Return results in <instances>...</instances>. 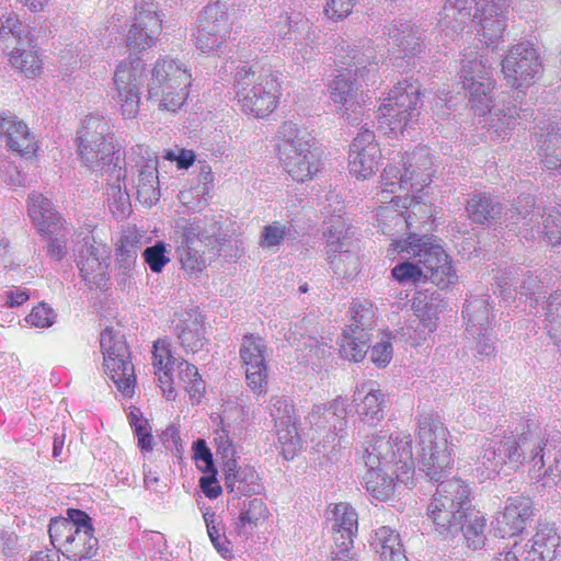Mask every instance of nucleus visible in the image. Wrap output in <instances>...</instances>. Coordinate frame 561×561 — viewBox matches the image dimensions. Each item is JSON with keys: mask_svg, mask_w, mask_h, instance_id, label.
Here are the masks:
<instances>
[{"mask_svg": "<svg viewBox=\"0 0 561 561\" xmlns=\"http://www.w3.org/2000/svg\"><path fill=\"white\" fill-rule=\"evenodd\" d=\"M334 79L329 83L330 99L336 106L339 114L350 125H359L363 122L366 101L362 90V81L337 69Z\"/></svg>", "mask_w": 561, "mask_h": 561, "instance_id": "22", "label": "nucleus"}, {"mask_svg": "<svg viewBox=\"0 0 561 561\" xmlns=\"http://www.w3.org/2000/svg\"><path fill=\"white\" fill-rule=\"evenodd\" d=\"M340 70L357 78L366 85L375 82L378 71V55L371 46L370 39H362L353 46L347 45L344 55L341 56Z\"/></svg>", "mask_w": 561, "mask_h": 561, "instance_id": "26", "label": "nucleus"}, {"mask_svg": "<svg viewBox=\"0 0 561 561\" xmlns=\"http://www.w3.org/2000/svg\"><path fill=\"white\" fill-rule=\"evenodd\" d=\"M277 427L278 442L284 446L285 454H291L300 447V436L298 433L297 423H275Z\"/></svg>", "mask_w": 561, "mask_h": 561, "instance_id": "58", "label": "nucleus"}, {"mask_svg": "<svg viewBox=\"0 0 561 561\" xmlns=\"http://www.w3.org/2000/svg\"><path fill=\"white\" fill-rule=\"evenodd\" d=\"M193 453L194 459L201 471L204 473H217L213 454L204 439H197L193 443Z\"/></svg>", "mask_w": 561, "mask_h": 561, "instance_id": "62", "label": "nucleus"}, {"mask_svg": "<svg viewBox=\"0 0 561 561\" xmlns=\"http://www.w3.org/2000/svg\"><path fill=\"white\" fill-rule=\"evenodd\" d=\"M179 377L184 385L192 404L201 403L205 394V381L195 365L182 359L178 363Z\"/></svg>", "mask_w": 561, "mask_h": 561, "instance_id": "49", "label": "nucleus"}, {"mask_svg": "<svg viewBox=\"0 0 561 561\" xmlns=\"http://www.w3.org/2000/svg\"><path fill=\"white\" fill-rule=\"evenodd\" d=\"M535 133L538 154L543 167L556 170L561 167V119L553 118L539 122Z\"/></svg>", "mask_w": 561, "mask_h": 561, "instance_id": "32", "label": "nucleus"}, {"mask_svg": "<svg viewBox=\"0 0 561 561\" xmlns=\"http://www.w3.org/2000/svg\"><path fill=\"white\" fill-rule=\"evenodd\" d=\"M28 216L41 234L58 233L65 220L55 210L51 202L43 194L33 192L28 195Z\"/></svg>", "mask_w": 561, "mask_h": 561, "instance_id": "35", "label": "nucleus"}, {"mask_svg": "<svg viewBox=\"0 0 561 561\" xmlns=\"http://www.w3.org/2000/svg\"><path fill=\"white\" fill-rule=\"evenodd\" d=\"M293 237V226L290 222L273 221L263 227L259 244L263 249L278 248L282 242Z\"/></svg>", "mask_w": 561, "mask_h": 561, "instance_id": "54", "label": "nucleus"}, {"mask_svg": "<svg viewBox=\"0 0 561 561\" xmlns=\"http://www.w3.org/2000/svg\"><path fill=\"white\" fill-rule=\"evenodd\" d=\"M83 244L78 250L77 266L89 286L102 287L107 280L110 251L105 244L96 243L89 232H80Z\"/></svg>", "mask_w": 561, "mask_h": 561, "instance_id": "23", "label": "nucleus"}, {"mask_svg": "<svg viewBox=\"0 0 561 561\" xmlns=\"http://www.w3.org/2000/svg\"><path fill=\"white\" fill-rule=\"evenodd\" d=\"M467 319V333L474 337L478 331L490 330V307L485 298L474 297L466 301L462 309Z\"/></svg>", "mask_w": 561, "mask_h": 561, "instance_id": "44", "label": "nucleus"}, {"mask_svg": "<svg viewBox=\"0 0 561 561\" xmlns=\"http://www.w3.org/2000/svg\"><path fill=\"white\" fill-rule=\"evenodd\" d=\"M386 468H367L363 476L362 484L367 493L378 501H388L394 492V481L392 472L389 473Z\"/></svg>", "mask_w": 561, "mask_h": 561, "instance_id": "43", "label": "nucleus"}, {"mask_svg": "<svg viewBox=\"0 0 561 561\" xmlns=\"http://www.w3.org/2000/svg\"><path fill=\"white\" fill-rule=\"evenodd\" d=\"M370 546L378 553L379 561H408L400 535L391 527L376 529Z\"/></svg>", "mask_w": 561, "mask_h": 561, "instance_id": "41", "label": "nucleus"}, {"mask_svg": "<svg viewBox=\"0 0 561 561\" xmlns=\"http://www.w3.org/2000/svg\"><path fill=\"white\" fill-rule=\"evenodd\" d=\"M472 507L471 489L461 479L440 481L427 505V517L435 534L453 539L459 534L463 516Z\"/></svg>", "mask_w": 561, "mask_h": 561, "instance_id": "6", "label": "nucleus"}, {"mask_svg": "<svg viewBox=\"0 0 561 561\" xmlns=\"http://www.w3.org/2000/svg\"><path fill=\"white\" fill-rule=\"evenodd\" d=\"M204 245L179 244L176 255L182 268L192 275L201 273L207 266V260L204 256Z\"/></svg>", "mask_w": 561, "mask_h": 561, "instance_id": "52", "label": "nucleus"}, {"mask_svg": "<svg viewBox=\"0 0 561 561\" xmlns=\"http://www.w3.org/2000/svg\"><path fill=\"white\" fill-rule=\"evenodd\" d=\"M379 157L375 134L366 127L362 128L350 147V173L357 179H367L375 173Z\"/></svg>", "mask_w": 561, "mask_h": 561, "instance_id": "29", "label": "nucleus"}, {"mask_svg": "<svg viewBox=\"0 0 561 561\" xmlns=\"http://www.w3.org/2000/svg\"><path fill=\"white\" fill-rule=\"evenodd\" d=\"M1 121L8 123L1 126L0 135L4 136L9 149L20 156H32L36 151V144L27 126L12 115H4Z\"/></svg>", "mask_w": 561, "mask_h": 561, "instance_id": "39", "label": "nucleus"}, {"mask_svg": "<svg viewBox=\"0 0 561 561\" xmlns=\"http://www.w3.org/2000/svg\"><path fill=\"white\" fill-rule=\"evenodd\" d=\"M534 516L533 501L524 495L508 497L503 512L496 517V533L514 537L523 533Z\"/></svg>", "mask_w": 561, "mask_h": 561, "instance_id": "31", "label": "nucleus"}, {"mask_svg": "<svg viewBox=\"0 0 561 561\" xmlns=\"http://www.w3.org/2000/svg\"><path fill=\"white\" fill-rule=\"evenodd\" d=\"M470 348L474 357L480 360L495 356L494 337L490 330L478 331L470 342Z\"/></svg>", "mask_w": 561, "mask_h": 561, "instance_id": "56", "label": "nucleus"}, {"mask_svg": "<svg viewBox=\"0 0 561 561\" xmlns=\"http://www.w3.org/2000/svg\"><path fill=\"white\" fill-rule=\"evenodd\" d=\"M391 245L405 260L391 271L393 278L400 284H416L427 278L440 289L457 284V272L439 244L413 234L408 239L394 240Z\"/></svg>", "mask_w": 561, "mask_h": 561, "instance_id": "2", "label": "nucleus"}, {"mask_svg": "<svg viewBox=\"0 0 561 561\" xmlns=\"http://www.w3.org/2000/svg\"><path fill=\"white\" fill-rule=\"evenodd\" d=\"M105 374L124 397H133L136 387L135 366L131 353L121 332L105 328L100 335Z\"/></svg>", "mask_w": 561, "mask_h": 561, "instance_id": "13", "label": "nucleus"}, {"mask_svg": "<svg viewBox=\"0 0 561 561\" xmlns=\"http://www.w3.org/2000/svg\"><path fill=\"white\" fill-rule=\"evenodd\" d=\"M151 355L157 385L167 400H173L175 398L173 367L178 365L179 359L173 356L169 340H157L152 345Z\"/></svg>", "mask_w": 561, "mask_h": 561, "instance_id": "33", "label": "nucleus"}, {"mask_svg": "<svg viewBox=\"0 0 561 561\" xmlns=\"http://www.w3.org/2000/svg\"><path fill=\"white\" fill-rule=\"evenodd\" d=\"M263 489V484L255 469L250 466L243 467L239 469V473L236 476L232 492H228L231 494L229 503L239 501L242 495L251 496L253 494H260Z\"/></svg>", "mask_w": 561, "mask_h": 561, "instance_id": "50", "label": "nucleus"}, {"mask_svg": "<svg viewBox=\"0 0 561 561\" xmlns=\"http://www.w3.org/2000/svg\"><path fill=\"white\" fill-rule=\"evenodd\" d=\"M245 9V0H217L205 7L195 35L196 47L203 53L217 51L225 55L230 45L236 46L232 32L237 34L242 28L239 21Z\"/></svg>", "mask_w": 561, "mask_h": 561, "instance_id": "5", "label": "nucleus"}, {"mask_svg": "<svg viewBox=\"0 0 561 561\" xmlns=\"http://www.w3.org/2000/svg\"><path fill=\"white\" fill-rule=\"evenodd\" d=\"M30 41L15 14H9L0 27V47L9 56L10 65L27 78L36 77L42 69L37 53L26 49Z\"/></svg>", "mask_w": 561, "mask_h": 561, "instance_id": "18", "label": "nucleus"}, {"mask_svg": "<svg viewBox=\"0 0 561 561\" xmlns=\"http://www.w3.org/2000/svg\"><path fill=\"white\" fill-rule=\"evenodd\" d=\"M543 329L561 351V291L551 293L543 306Z\"/></svg>", "mask_w": 561, "mask_h": 561, "instance_id": "46", "label": "nucleus"}, {"mask_svg": "<svg viewBox=\"0 0 561 561\" xmlns=\"http://www.w3.org/2000/svg\"><path fill=\"white\" fill-rule=\"evenodd\" d=\"M552 276L541 271L536 275H528L520 284V295L537 304L539 299L546 298L550 288H552Z\"/></svg>", "mask_w": 561, "mask_h": 561, "instance_id": "53", "label": "nucleus"}, {"mask_svg": "<svg viewBox=\"0 0 561 561\" xmlns=\"http://www.w3.org/2000/svg\"><path fill=\"white\" fill-rule=\"evenodd\" d=\"M466 211L477 225H493L501 219L502 205L489 193L474 192L466 203Z\"/></svg>", "mask_w": 561, "mask_h": 561, "instance_id": "38", "label": "nucleus"}, {"mask_svg": "<svg viewBox=\"0 0 561 561\" xmlns=\"http://www.w3.org/2000/svg\"><path fill=\"white\" fill-rule=\"evenodd\" d=\"M55 320L56 312L45 302H41L34 307L31 313L25 318L27 324L41 329L51 327L55 323Z\"/></svg>", "mask_w": 561, "mask_h": 561, "instance_id": "61", "label": "nucleus"}, {"mask_svg": "<svg viewBox=\"0 0 561 561\" xmlns=\"http://www.w3.org/2000/svg\"><path fill=\"white\" fill-rule=\"evenodd\" d=\"M234 60L226 62V72H233L234 98L245 114L265 117L277 106L280 96L278 77L271 69L259 68L247 62L233 67Z\"/></svg>", "mask_w": 561, "mask_h": 561, "instance_id": "4", "label": "nucleus"}, {"mask_svg": "<svg viewBox=\"0 0 561 561\" xmlns=\"http://www.w3.org/2000/svg\"><path fill=\"white\" fill-rule=\"evenodd\" d=\"M501 65L507 84L516 90L533 84L542 70L539 54L529 42L513 45Z\"/></svg>", "mask_w": 561, "mask_h": 561, "instance_id": "19", "label": "nucleus"}, {"mask_svg": "<svg viewBox=\"0 0 561 561\" xmlns=\"http://www.w3.org/2000/svg\"><path fill=\"white\" fill-rule=\"evenodd\" d=\"M141 245V236L136 231L128 230L119 238L116 249V260L121 270L128 272L137 259Z\"/></svg>", "mask_w": 561, "mask_h": 561, "instance_id": "51", "label": "nucleus"}, {"mask_svg": "<svg viewBox=\"0 0 561 561\" xmlns=\"http://www.w3.org/2000/svg\"><path fill=\"white\" fill-rule=\"evenodd\" d=\"M144 71L145 64L140 58L122 61L116 68L113 99L125 119L135 118L139 112Z\"/></svg>", "mask_w": 561, "mask_h": 561, "instance_id": "20", "label": "nucleus"}, {"mask_svg": "<svg viewBox=\"0 0 561 561\" xmlns=\"http://www.w3.org/2000/svg\"><path fill=\"white\" fill-rule=\"evenodd\" d=\"M247 42L239 41L237 44V58L240 59L241 64L242 59H250L252 57H256V53L259 51H268L275 45V37H272L267 32L260 31L249 44V48L245 47Z\"/></svg>", "mask_w": 561, "mask_h": 561, "instance_id": "55", "label": "nucleus"}, {"mask_svg": "<svg viewBox=\"0 0 561 561\" xmlns=\"http://www.w3.org/2000/svg\"><path fill=\"white\" fill-rule=\"evenodd\" d=\"M176 227L182 230L180 244L204 245L208 251L216 254L220 252L226 242V238L220 233L217 222H213L209 229H206L199 219L181 220Z\"/></svg>", "mask_w": 561, "mask_h": 561, "instance_id": "34", "label": "nucleus"}, {"mask_svg": "<svg viewBox=\"0 0 561 561\" xmlns=\"http://www.w3.org/2000/svg\"><path fill=\"white\" fill-rule=\"evenodd\" d=\"M230 504L239 510V517L236 524L238 535L248 536L259 523L268 517V510L261 499L254 497L242 502L239 500L237 504L234 502Z\"/></svg>", "mask_w": 561, "mask_h": 561, "instance_id": "42", "label": "nucleus"}, {"mask_svg": "<svg viewBox=\"0 0 561 561\" xmlns=\"http://www.w3.org/2000/svg\"><path fill=\"white\" fill-rule=\"evenodd\" d=\"M415 466L431 480L440 483L454 462L443 423H419Z\"/></svg>", "mask_w": 561, "mask_h": 561, "instance_id": "11", "label": "nucleus"}, {"mask_svg": "<svg viewBox=\"0 0 561 561\" xmlns=\"http://www.w3.org/2000/svg\"><path fill=\"white\" fill-rule=\"evenodd\" d=\"M481 458L483 466L491 468L494 471H500L503 466L508 467V459L506 458V453H503L502 443H500L497 447L491 443L488 444V446H484Z\"/></svg>", "mask_w": 561, "mask_h": 561, "instance_id": "63", "label": "nucleus"}, {"mask_svg": "<svg viewBox=\"0 0 561 561\" xmlns=\"http://www.w3.org/2000/svg\"><path fill=\"white\" fill-rule=\"evenodd\" d=\"M190 85L191 73L183 62L159 58L148 83V99L160 110L174 113L185 103Z\"/></svg>", "mask_w": 561, "mask_h": 561, "instance_id": "8", "label": "nucleus"}, {"mask_svg": "<svg viewBox=\"0 0 561 561\" xmlns=\"http://www.w3.org/2000/svg\"><path fill=\"white\" fill-rule=\"evenodd\" d=\"M142 256L145 263L153 273H160L163 267L170 262L168 256L167 247L162 241L156 242L153 245L147 247Z\"/></svg>", "mask_w": 561, "mask_h": 561, "instance_id": "57", "label": "nucleus"}, {"mask_svg": "<svg viewBox=\"0 0 561 561\" xmlns=\"http://www.w3.org/2000/svg\"><path fill=\"white\" fill-rule=\"evenodd\" d=\"M420 85L405 79L399 81L388 93L379 107L391 131H401L417 121L421 108Z\"/></svg>", "mask_w": 561, "mask_h": 561, "instance_id": "16", "label": "nucleus"}, {"mask_svg": "<svg viewBox=\"0 0 561 561\" xmlns=\"http://www.w3.org/2000/svg\"><path fill=\"white\" fill-rule=\"evenodd\" d=\"M477 0H447L439 13L437 27L448 41H456L466 27L478 18Z\"/></svg>", "mask_w": 561, "mask_h": 561, "instance_id": "28", "label": "nucleus"}, {"mask_svg": "<svg viewBox=\"0 0 561 561\" xmlns=\"http://www.w3.org/2000/svg\"><path fill=\"white\" fill-rule=\"evenodd\" d=\"M355 229L337 216L324 232L328 261L334 275L350 278L359 271L358 244L354 240Z\"/></svg>", "mask_w": 561, "mask_h": 561, "instance_id": "15", "label": "nucleus"}, {"mask_svg": "<svg viewBox=\"0 0 561 561\" xmlns=\"http://www.w3.org/2000/svg\"><path fill=\"white\" fill-rule=\"evenodd\" d=\"M531 541L533 545L527 552L526 561H554L558 556L560 536L553 526L540 524Z\"/></svg>", "mask_w": 561, "mask_h": 561, "instance_id": "40", "label": "nucleus"}, {"mask_svg": "<svg viewBox=\"0 0 561 561\" xmlns=\"http://www.w3.org/2000/svg\"><path fill=\"white\" fill-rule=\"evenodd\" d=\"M425 32L422 25L405 20H393L385 26L383 35L396 68L402 71L416 68L425 51Z\"/></svg>", "mask_w": 561, "mask_h": 561, "instance_id": "14", "label": "nucleus"}, {"mask_svg": "<svg viewBox=\"0 0 561 561\" xmlns=\"http://www.w3.org/2000/svg\"><path fill=\"white\" fill-rule=\"evenodd\" d=\"M276 150L284 170L297 182L310 180L320 169V159L311 150L310 135L293 122H284L277 130Z\"/></svg>", "mask_w": 561, "mask_h": 561, "instance_id": "7", "label": "nucleus"}, {"mask_svg": "<svg viewBox=\"0 0 561 561\" xmlns=\"http://www.w3.org/2000/svg\"><path fill=\"white\" fill-rule=\"evenodd\" d=\"M268 412L272 421H290L296 416L291 400L285 397H273Z\"/></svg>", "mask_w": 561, "mask_h": 561, "instance_id": "64", "label": "nucleus"}, {"mask_svg": "<svg viewBox=\"0 0 561 561\" xmlns=\"http://www.w3.org/2000/svg\"><path fill=\"white\" fill-rule=\"evenodd\" d=\"M402 169L389 164L381 174V194L399 191L421 192L432 182L433 158L428 147L419 146L402 157Z\"/></svg>", "mask_w": 561, "mask_h": 561, "instance_id": "10", "label": "nucleus"}, {"mask_svg": "<svg viewBox=\"0 0 561 561\" xmlns=\"http://www.w3.org/2000/svg\"><path fill=\"white\" fill-rule=\"evenodd\" d=\"M333 541L335 547H342V552L353 548L354 537L358 529V515L347 503L335 504L333 511Z\"/></svg>", "mask_w": 561, "mask_h": 561, "instance_id": "36", "label": "nucleus"}, {"mask_svg": "<svg viewBox=\"0 0 561 561\" xmlns=\"http://www.w3.org/2000/svg\"><path fill=\"white\" fill-rule=\"evenodd\" d=\"M77 141L78 156L87 168L102 175L112 172L116 180L126 176L122 146L110 119L100 115L87 116L78 130Z\"/></svg>", "mask_w": 561, "mask_h": 561, "instance_id": "3", "label": "nucleus"}, {"mask_svg": "<svg viewBox=\"0 0 561 561\" xmlns=\"http://www.w3.org/2000/svg\"><path fill=\"white\" fill-rule=\"evenodd\" d=\"M137 168V198L142 205L151 207L160 197L157 158L148 157L146 161L138 163Z\"/></svg>", "mask_w": 561, "mask_h": 561, "instance_id": "37", "label": "nucleus"}, {"mask_svg": "<svg viewBox=\"0 0 561 561\" xmlns=\"http://www.w3.org/2000/svg\"><path fill=\"white\" fill-rule=\"evenodd\" d=\"M106 175V196L110 207L116 217H125L130 210L129 194L126 186L122 185L124 179L116 180L112 172L105 173Z\"/></svg>", "mask_w": 561, "mask_h": 561, "instance_id": "48", "label": "nucleus"}, {"mask_svg": "<svg viewBox=\"0 0 561 561\" xmlns=\"http://www.w3.org/2000/svg\"><path fill=\"white\" fill-rule=\"evenodd\" d=\"M511 0L488 1L478 12L477 33L480 42L486 46L496 44L503 37L507 26V13Z\"/></svg>", "mask_w": 561, "mask_h": 561, "instance_id": "30", "label": "nucleus"}, {"mask_svg": "<svg viewBox=\"0 0 561 561\" xmlns=\"http://www.w3.org/2000/svg\"><path fill=\"white\" fill-rule=\"evenodd\" d=\"M279 43L296 64L312 60L318 54L316 30L300 14L280 15L273 26Z\"/></svg>", "mask_w": 561, "mask_h": 561, "instance_id": "17", "label": "nucleus"}, {"mask_svg": "<svg viewBox=\"0 0 561 561\" xmlns=\"http://www.w3.org/2000/svg\"><path fill=\"white\" fill-rule=\"evenodd\" d=\"M265 351L266 345L262 337L254 334L243 336L239 354L245 366L248 385L255 392L265 391L267 383Z\"/></svg>", "mask_w": 561, "mask_h": 561, "instance_id": "27", "label": "nucleus"}, {"mask_svg": "<svg viewBox=\"0 0 561 561\" xmlns=\"http://www.w3.org/2000/svg\"><path fill=\"white\" fill-rule=\"evenodd\" d=\"M506 227L522 225L527 230L543 236L551 245L561 244V206L535 207V198L530 194L517 197L504 215Z\"/></svg>", "mask_w": 561, "mask_h": 561, "instance_id": "12", "label": "nucleus"}, {"mask_svg": "<svg viewBox=\"0 0 561 561\" xmlns=\"http://www.w3.org/2000/svg\"><path fill=\"white\" fill-rule=\"evenodd\" d=\"M134 24L126 36L129 50L141 51L150 48L162 30V20L158 4L153 1L141 2L135 7Z\"/></svg>", "mask_w": 561, "mask_h": 561, "instance_id": "24", "label": "nucleus"}, {"mask_svg": "<svg viewBox=\"0 0 561 561\" xmlns=\"http://www.w3.org/2000/svg\"><path fill=\"white\" fill-rule=\"evenodd\" d=\"M380 397L381 393L379 391L375 392L373 390L365 396L364 400L357 407L360 421H365L366 419L381 421L383 419V413L380 408Z\"/></svg>", "mask_w": 561, "mask_h": 561, "instance_id": "59", "label": "nucleus"}, {"mask_svg": "<svg viewBox=\"0 0 561 561\" xmlns=\"http://www.w3.org/2000/svg\"><path fill=\"white\" fill-rule=\"evenodd\" d=\"M365 465L391 469L397 480L407 484L415 470L411 435L398 432L374 436L366 447Z\"/></svg>", "mask_w": 561, "mask_h": 561, "instance_id": "9", "label": "nucleus"}, {"mask_svg": "<svg viewBox=\"0 0 561 561\" xmlns=\"http://www.w3.org/2000/svg\"><path fill=\"white\" fill-rule=\"evenodd\" d=\"M178 337L186 353H197L205 344L204 327L195 318L193 320H182L175 328Z\"/></svg>", "mask_w": 561, "mask_h": 561, "instance_id": "47", "label": "nucleus"}, {"mask_svg": "<svg viewBox=\"0 0 561 561\" xmlns=\"http://www.w3.org/2000/svg\"><path fill=\"white\" fill-rule=\"evenodd\" d=\"M485 526L484 516L479 511L470 507L466 516H463L461 528L459 529L469 548L477 550L484 546L486 539Z\"/></svg>", "mask_w": 561, "mask_h": 561, "instance_id": "45", "label": "nucleus"}, {"mask_svg": "<svg viewBox=\"0 0 561 561\" xmlns=\"http://www.w3.org/2000/svg\"><path fill=\"white\" fill-rule=\"evenodd\" d=\"M69 233V228L64 224L62 229L58 230V233L43 234L47 238V255L51 260L59 262L66 256V242Z\"/></svg>", "mask_w": 561, "mask_h": 561, "instance_id": "60", "label": "nucleus"}, {"mask_svg": "<svg viewBox=\"0 0 561 561\" xmlns=\"http://www.w3.org/2000/svg\"><path fill=\"white\" fill-rule=\"evenodd\" d=\"M519 425L520 428L515 430L518 434V439L515 436H511L501 442L503 453H506V458L508 459V468L516 470L529 458L534 462V468L541 470L546 466L545 454L540 455L542 446L534 435L529 423H520Z\"/></svg>", "mask_w": 561, "mask_h": 561, "instance_id": "25", "label": "nucleus"}, {"mask_svg": "<svg viewBox=\"0 0 561 561\" xmlns=\"http://www.w3.org/2000/svg\"><path fill=\"white\" fill-rule=\"evenodd\" d=\"M460 78L463 89L468 92L469 104L476 115L488 116L484 125L489 126L499 137L505 138L508 133L533 116L528 108L516 107L512 101L502 106H492L495 81L492 78L493 62L477 51L463 54L460 61Z\"/></svg>", "mask_w": 561, "mask_h": 561, "instance_id": "1", "label": "nucleus"}, {"mask_svg": "<svg viewBox=\"0 0 561 561\" xmlns=\"http://www.w3.org/2000/svg\"><path fill=\"white\" fill-rule=\"evenodd\" d=\"M351 312V323L344 330L340 352L342 357L348 360L360 362L369 348L375 312L370 306L366 307L357 302L353 304Z\"/></svg>", "mask_w": 561, "mask_h": 561, "instance_id": "21", "label": "nucleus"}]
</instances>
